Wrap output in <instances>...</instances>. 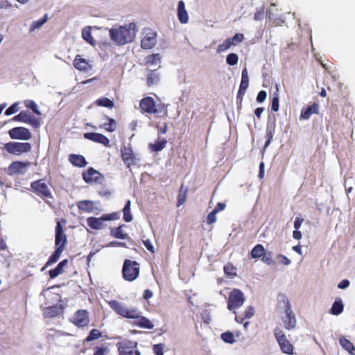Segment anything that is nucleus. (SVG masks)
Wrapping results in <instances>:
<instances>
[{"label": "nucleus", "mask_w": 355, "mask_h": 355, "mask_svg": "<svg viewBox=\"0 0 355 355\" xmlns=\"http://www.w3.org/2000/svg\"><path fill=\"white\" fill-rule=\"evenodd\" d=\"M136 33L137 26L133 22L109 30L111 40L119 46L132 42L135 37Z\"/></svg>", "instance_id": "obj_1"}, {"label": "nucleus", "mask_w": 355, "mask_h": 355, "mask_svg": "<svg viewBox=\"0 0 355 355\" xmlns=\"http://www.w3.org/2000/svg\"><path fill=\"white\" fill-rule=\"evenodd\" d=\"M67 239V236L64 233V229L60 221H57L55 226V250L53 254L49 257L45 266L42 269L44 270L49 266L57 262L60 259L62 252L65 249Z\"/></svg>", "instance_id": "obj_2"}, {"label": "nucleus", "mask_w": 355, "mask_h": 355, "mask_svg": "<svg viewBox=\"0 0 355 355\" xmlns=\"http://www.w3.org/2000/svg\"><path fill=\"white\" fill-rule=\"evenodd\" d=\"M139 107L142 113L154 114L159 117H166L168 114L166 106L156 105L155 100L150 96L143 98L140 101Z\"/></svg>", "instance_id": "obj_3"}, {"label": "nucleus", "mask_w": 355, "mask_h": 355, "mask_svg": "<svg viewBox=\"0 0 355 355\" xmlns=\"http://www.w3.org/2000/svg\"><path fill=\"white\" fill-rule=\"evenodd\" d=\"M140 266L136 261L125 259L122 268V275L125 280L132 282L136 279L139 275Z\"/></svg>", "instance_id": "obj_4"}, {"label": "nucleus", "mask_w": 355, "mask_h": 355, "mask_svg": "<svg viewBox=\"0 0 355 355\" xmlns=\"http://www.w3.org/2000/svg\"><path fill=\"white\" fill-rule=\"evenodd\" d=\"M120 218V212H113L110 214H103L100 218L89 217L87 219L88 226L96 230H101L105 225V221L115 220Z\"/></svg>", "instance_id": "obj_5"}, {"label": "nucleus", "mask_w": 355, "mask_h": 355, "mask_svg": "<svg viewBox=\"0 0 355 355\" xmlns=\"http://www.w3.org/2000/svg\"><path fill=\"white\" fill-rule=\"evenodd\" d=\"M119 355H141L137 349V343L130 340H124L116 343Z\"/></svg>", "instance_id": "obj_6"}, {"label": "nucleus", "mask_w": 355, "mask_h": 355, "mask_svg": "<svg viewBox=\"0 0 355 355\" xmlns=\"http://www.w3.org/2000/svg\"><path fill=\"white\" fill-rule=\"evenodd\" d=\"M245 300V299L243 292L239 289L234 288L229 293L227 309L230 311H234V313H236L235 310L241 307Z\"/></svg>", "instance_id": "obj_7"}, {"label": "nucleus", "mask_w": 355, "mask_h": 355, "mask_svg": "<svg viewBox=\"0 0 355 355\" xmlns=\"http://www.w3.org/2000/svg\"><path fill=\"white\" fill-rule=\"evenodd\" d=\"M275 337L279 345L282 352L284 354L292 355L293 354V346L287 339L284 332L279 327L274 330Z\"/></svg>", "instance_id": "obj_8"}, {"label": "nucleus", "mask_w": 355, "mask_h": 355, "mask_svg": "<svg viewBox=\"0 0 355 355\" xmlns=\"http://www.w3.org/2000/svg\"><path fill=\"white\" fill-rule=\"evenodd\" d=\"M3 149L10 154L19 155L30 152L31 145L29 143L10 141L4 144Z\"/></svg>", "instance_id": "obj_9"}, {"label": "nucleus", "mask_w": 355, "mask_h": 355, "mask_svg": "<svg viewBox=\"0 0 355 355\" xmlns=\"http://www.w3.org/2000/svg\"><path fill=\"white\" fill-rule=\"evenodd\" d=\"M31 191L42 198H53L52 193L43 180H35L31 183Z\"/></svg>", "instance_id": "obj_10"}, {"label": "nucleus", "mask_w": 355, "mask_h": 355, "mask_svg": "<svg viewBox=\"0 0 355 355\" xmlns=\"http://www.w3.org/2000/svg\"><path fill=\"white\" fill-rule=\"evenodd\" d=\"M110 307L118 315L128 319L136 318V309L135 308L128 309L124 306L121 302L116 300H110L108 302Z\"/></svg>", "instance_id": "obj_11"}, {"label": "nucleus", "mask_w": 355, "mask_h": 355, "mask_svg": "<svg viewBox=\"0 0 355 355\" xmlns=\"http://www.w3.org/2000/svg\"><path fill=\"white\" fill-rule=\"evenodd\" d=\"M121 157L127 168H130L137 164V157L132 146L128 144L121 148Z\"/></svg>", "instance_id": "obj_12"}, {"label": "nucleus", "mask_w": 355, "mask_h": 355, "mask_svg": "<svg viewBox=\"0 0 355 355\" xmlns=\"http://www.w3.org/2000/svg\"><path fill=\"white\" fill-rule=\"evenodd\" d=\"M70 322L78 328L87 327L89 323V312L85 309H79L76 311Z\"/></svg>", "instance_id": "obj_13"}, {"label": "nucleus", "mask_w": 355, "mask_h": 355, "mask_svg": "<svg viewBox=\"0 0 355 355\" xmlns=\"http://www.w3.org/2000/svg\"><path fill=\"white\" fill-rule=\"evenodd\" d=\"M285 303V317L282 318V322L286 329L291 330L296 327L295 315L291 310L288 300L284 301Z\"/></svg>", "instance_id": "obj_14"}, {"label": "nucleus", "mask_w": 355, "mask_h": 355, "mask_svg": "<svg viewBox=\"0 0 355 355\" xmlns=\"http://www.w3.org/2000/svg\"><path fill=\"white\" fill-rule=\"evenodd\" d=\"M83 179L87 184L101 183L103 179V175L92 167H89L82 174Z\"/></svg>", "instance_id": "obj_15"}, {"label": "nucleus", "mask_w": 355, "mask_h": 355, "mask_svg": "<svg viewBox=\"0 0 355 355\" xmlns=\"http://www.w3.org/2000/svg\"><path fill=\"white\" fill-rule=\"evenodd\" d=\"M10 137L12 139L28 140L32 135L30 130L24 127H15L8 131Z\"/></svg>", "instance_id": "obj_16"}, {"label": "nucleus", "mask_w": 355, "mask_h": 355, "mask_svg": "<svg viewBox=\"0 0 355 355\" xmlns=\"http://www.w3.org/2000/svg\"><path fill=\"white\" fill-rule=\"evenodd\" d=\"M135 315H137L136 318H131L135 320L132 322L134 326L147 329H153L154 328L153 322L146 317L141 315V312L138 309H136Z\"/></svg>", "instance_id": "obj_17"}, {"label": "nucleus", "mask_w": 355, "mask_h": 355, "mask_svg": "<svg viewBox=\"0 0 355 355\" xmlns=\"http://www.w3.org/2000/svg\"><path fill=\"white\" fill-rule=\"evenodd\" d=\"M84 137L93 142L101 144L105 147H110V139L105 135L97 132H86Z\"/></svg>", "instance_id": "obj_18"}, {"label": "nucleus", "mask_w": 355, "mask_h": 355, "mask_svg": "<svg viewBox=\"0 0 355 355\" xmlns=\"http://www.w3.org/2000/svg\"><path fill=\"white\" fill-rule=\"evenodd\" d=\"M157 42V33L153 31L147 33L141 41V46L144 49L153 48Z\"/></svg>", "instance_id": "obj_19"}, {"label": "nucleus", "mask_w": 355, "mask_h": 355, "mask_svg": "<svg viewBox=\"0 0 355 355\" xmlns=\"http://www.w3.org/2000/svg\"><path fill=\"white\" fill-rule=\"evenodd\" d=\"M29 166L30 162H28L15 161L10 164L8 170L10 174L24 173Z\"/></svg>", "instance_id": "obj_20"}, {"label": "nucleus", "mask_w": 355, "mask_h": 355, "mask_svg": "<svg viewBox=\"0 0 355 355\" xmlns=\"http://www.w3.org/2000/svg\"><path fill=\"white\" fill-rule=\"evenodd\" d=\"M73 66L76 69L82 71H87L91 68V65L89 62L79 55L76 56L73 61Z\"/></svg>", "instance_id": "obj_21"}, {"label": "nucleus", "mask_w": 355, "mask_h": 355, "mask_svg": "<svg viewBox=\"0 0 355 355\" xmlns=\"http://www.w3.org/2000/svg\"><path fill=\"white\" fill-rule=\"evenodd\" d=\"M69 161L73 166L80 168L85 167L87 164L85 158L83 155L76 154L69 155Z\"/></svg>", "instance_id": "obj_22"}, {"label": "nucleus", "mask_w": 355, "mask_h": 355, "mask_svg": "<svg viewBox=\"0 0 355 355\" xmlns=\"http://www.w3.org/2000/svg\"><path fill=\"white\" fill-rule=\"evenodd\" d=\"M68 264V259H65L60 261L57 266L49 272L50 279H55L64 272V268Z\"/></svg>", "instance_id": "obj_23"}, {"label": "nucleus", "mask_w": 355, "mask_h": 355, "mask_svg": "<svg viewBox=\"0 0 355 355\" xmlns=\"http://www.w3.org/2000/svg\"><path fill=\"white\" fill-rule=\"evenodd\" d=\"M318 104L314 103L313 105L308 106L306 108L302 109L300 114V118L308 119L313 114H318Z\"/></svg>", "instance_id": "obj_24"}, {"label": "nucleus", "mask_w": 355, "mask_h": 355, "mask_svg": "<svg viewBox=\"0 0 355 355\" xmlns=\"http://www.w3.org/2000/svg\"><path fill=\"white\" fill-rule=\"evenodd\" d=\"M178 17L179 21L182 24H186L188 22L189 16L185 9V5L183 1H180L178 5Z\"/></svg>", "instance_id": "obj_25"}, {"label": "nucleus", "mask_w": 355, "mask_h": 355, "mask_svg": "<svg viewBox=\"0 0 355 355\" xmlns=\"http://www.w3.org/2000/svg\"><path fill=\"white\" fill-rule=\"evenodd\" d=\"M77 207L80 211L91 213L94 209V203L92 200H81L78 202Z\"/></svg>", "instance_id": "obj_26"}, {"label": "nucleus", "mask_w": 355, "mask_h": 355, "mask_svg": "<svg viewBox=\"0 0 355 355\" xmlns=\"http://www.w3.org/2000/svg\"><path fill=\"white\" fill-rule=\"evenodd\" d=\"M123 225H119L116 227L111 228L110 230V236L112 237L119 239H128V234L127 233L123 232L122 228Z\"/></svg>", "instance_id": "obj_27"}, {"label": "nucleus", "mask_w": 355, "mask_h": 355, "mask_svg": "<svg viewBox=\"0 0 355 355\" xmlns=\"http://www.w3.org/2000/svg\"><path fill=\"white\" fill-rule=\"evenodd\" d=\"M339 343L350 354L355 355V347L349 340L347 339L345 336H341L339 338Z\"/></svg>", "instance_id": "obj_28"}, {"label": "nucleus", "mask_w": 355, "mask_h": 355, "mask_svg": "<svg viewBox=\"0 0 355 355\" xmlns=\"http://www.w3.org/2000/svg\"><path fill=\"white\" fill-rule=\"evenodd\" d=\"M188 189L187 187L184 184H182L179 192L177 196L178 198V202H177V207H180L182 205L186 200H187V195Z\"/></svg>", "instance_id": "obj_29"}, {"label": "nucleus", "mask_w": 355, "mask_h": 355, "mask_svg": "<svg viewBox=\"0 0 355 355\" xmlns=\"http://www.w3.org/2000/svg\"><path fill=\"white\" fill-rule=\"evenodd\" d=\"M343 309L344 306L342 300L340 298H338L334 302L331 308L330 313L332 315H338L343 311Z\"/></svg>", "instance_id": "obj_30"}, {"label": "nucleus", "mask_w": 355, "mask_h": 355, "mask_svg": "<svg viewBox=\"0 0 355 355\" xmlns=\"http://www.w3.org/2000/svg\"><path fill=\"white\" fill-rule=\"evenodd\" d=\"M167 144L166 139L157 140L154 144H149L148 147L152 152H159L163 150Z\"/></svg>", "instance_id": "obj_31"}, {"label": "nucleus", "mask_w": 355, "mask_h": 355, "mask_svg": "<svg viewBox=\"0 0 355 355\" xmlns=\"http://www.w3.org/2000/svg\"><path fill=\"white\" fill-rule=\"evenodd\" d=\"M265 249L261 244H257L250 251V257L252 259H261Z\"/></svg>", "instance_id": "obj_32"}, {"label": "nucleus", "mask_w": 355, "mask_h": 355, "mask_svg": "<svg viewBox=\"0 0 355 355\" xmlns=\"http://www.w3.org/2000/svg\"><path fill=\"white\" fill-rule=\"evenodd\" d=\"M94 103L97 106L104 107L109 109H112L114 107V101L107 97H102L98 98L95 101Z\"/></svg>", "instance_id": "obj_33"}, {"label": "nucleus", "mask_w": 355, "mask_h": 355, "mask_svg": "<svg viewBox=\"0 0 355 355\" xmlns=\"http://www.w3.org/2000/svg\"><path fill=\"white\" fill-rule=\"evenodd\" d=\"M131 202L130 200L126 201L125 207L123 209V220L127 222H131L133 220L132 215L130 211Z\"/></svg>", "instance_id": "obj_34"}, {"label": "nucleus", "mask_w": 355, "mask_h": 355, "mask_svg": "<svg viewBox=\"0 0 355 355\" xmlns=\"http://www.w3.org/2000/svg\"><path fill=\"white\" fill-rule=\"evenodd\" d=\"M82 36L83 38L89 44H90L92 46H94L96 44V41L94 40L90 28H85L82 31Z\"/></svg>", "instance_id": "obj_35"}, {"label": "nucleus", "mask_w": 355, "mask_h": 355, "mask_svg": "<svg viewBox=\"0 0 355 355\" xmlns=\"http://www.w3.org/2000/svg\"><path fill=\"white\" fill-rule=\"evenodd\" d=\"M249 85V77L248 73V70L246 68H244L241 73V81L240 84L239 88L241 89L246 90Z\"/></svg>", "instance_id": "obj_36"}, {"label": "nucleus", "mask_w": 355, "mask_h": 355, "mask_svg": "<svg viewBox=\"0 0 355 355\" xmlns=\"http://www.w3.org/2000/svg\"><path fill=\"white\" fill-rule=\"evenodd\" d=\"M159 75L155 71H151L147 76L146 84L148 87L153 86L159 81Z\"/></svg>", "instance_id": "obj_37"}, {"label": "nucleus", "mask_w": 355, "mask_h": 355, "mask_svg": "<svg viewBox=\"0 0 355 355\" xmlns=\"http://www.w3.org/2000/svg\"><path fill=\"white\" fill-rule=\"evenodd\" d=\"M107 120L108 121L107 123H104L101 125V128H104L105 130L108 132H114L116 128V122L114 119L106 116Z\"/></svg>", "instance_id": "obj_38"}, {"label": "nucleus", "mask_w": 355, "mask_h": 355, "mask_svg": "<svg viewBox=\"0 0 355 355\" xmlns=\"http://www.w3.org/2000/svg\"><path fill=\"white\" fill-rule=\"evenodd\" d=\"M102 336V333L96 329H93L90 331L89 335L85 339V341L87 343L97 340Z\"/></svg>", "instance_id": "obj_39"}, {"label": "nucleus", "mask_w": 355, "mask_h": 355, "mask_svg": "<svg viewBox=\"0 0 355 355\" xmlns=\"http://www.w3.org/2000/svg\"><path fill=\"white\" fill-rule=\"evenodd\" d=\"M224 272L226 275L231 277L236 276V268L232 263H227L223 268Z\"/></svg>", "instance_id": "obj_40"}, {"label": "nucleus", "mask_w": 355, "mask_h": 355, "mask_svg": "<svg viewBox=\"0 0 355 355\" xmlns=\"http://www.w3.org/2000/svg\"><path fill=\"white\" fill-rule=\"evenodd\" d=\"M160 62V56L159 53H153L146 58V64L148 65L157 64Z\"/></svg>", "instance_id": "obj_41"}, {"label": "nucleus", "mask_w": 355, "mask_h": 355, "mask_svg": "<svg viewBox=\"0 0 355 355\" xmlns=\"http://www.w3.org/2000/svg\"><path fill=\"white\" fill-rule=\"evenodd\" d=\"M220 337L223 342L228 344H233L236 341L234 336L231 331H225L223 333Z\"/></svg>", "instance_id": "obj_42"}, {"label": "nucleus", "mask_w": 355, "mask_h": 355, "mask_svg": "<svg viewBox=\"0 0 355 355\" xmlns=\"http://www.w3.org/2000/svg\"><path fill=\"white\" fill-rule=\"evenodd\" d=\"M46 21H47V15L46 14L40 19L34 21L32 23V24L30 27V31H34L35 30L40 28Z\"/></svg>", "instance_id": "obj_43"}, {"label": "nucleus", "mask_w": 355, "mask_h": 355, "mask_svg": "<svg viewBox=\"0 0 355 355\" xmlns=\"http://www.w3.org/2000/svg\"><path fill=\"white\" fill-rule=\"evenodd\" d=\"M279 94H278V89H277V92L274 93L272 101H271V110L273 112H277L279 110Z\"/></svg>", "instance_id": "obj_44"}, {"label": "nucleus", "mask_w": 355, "mask_h": 355, "mask_svg": "<svg viewBox=\"0 0 355 355\" xmlns=\"http://www.w3.org/2000/svg\"><path fill=\"white\" fill-rule=\"evenodd\" d=\"M227 39L230 40V43H233L232 46H236L244 40V35L243 33H236L232 37Z\"/></svg>", "instance_id": "obj_45"}, {"label": "nucleus", "mask_w": 355, "mask_h": 355, "mask_svg": "<svg viewBox=\"0 0 355 355\" xmlns=\"http://www.w3.org/2000/svg\"><path fill=\"white\" fill-rule=\"evenodd\" d=\"M233 43H230V40L226 39L223 43L219 44L217 47V52L222 53L229 49Z\"/></svg>", "instance_id": "obj_46"}, {"label": "nucleus", "mask_w": 355, "mask_h": 355, "mask_svg": "<svg viewBox=\"0 0 355 355\" xmlns=\"http://www.w3.org/2000/svg\"><path fill=\"white\" fill-rule=\"evenodd\" d=\"M261 260L267 265L272 264L274 262L272 260V252L265 250Z\"/></svg>", "instance_id": "obj_47"}, {"label": "nucleus", "mask_w": 355, "mask_h": 355, "mask_svg": "<svg viewBox=\"0 0 355 355\" xmlns=\"http://www.w3.org/2000/svg\"><path fill=\"white\" fill-rule=\"evenodd\" d=\"M226 62L229 65H236L239 62V56L234 53H230L226 58Z\"/></svg>", "instance_id": "obj_48"}, {"label": "nucleus", "mask_w": 355, "mask_h": 355, "mask_svg": "<svg viewBox=\"0 0 355 355\" xmlns=\"http://www.w3.org/2000/svg\"><path fill=\"white\" fill-rule=\"evenodd\" d=\"M28 116H29V114L27 112L22 111L20 113H19L17 115L13 117V120L17 121L24 122V123H26L28 121Z\"/></svg>", "instance_id": "obj_49"}, {"label": "nucleus", "mask_w": 355, "mask_h": 355, "mask_svg": "<svg viewBox=\"0 0 355 355\" xmlns=\"http://www.w3.org/2000/svg\"><path fill=\"white\" fill-rule=\"evenodd\" d=\"M164 344L158 343L153 345V352L155 355H164Z\"/></svg>", "instance_id": "obj_50"}, {"label": "nucleus", "mask_w": 355, "mask_h": 355, "mask_svg": "<svg viewBox=\"0 0 355 355\" xmlns=\"http://www.w3.org/2000/svg\"><path fill=\"white\" fill-rule=\"evenodd\" d=\"M24 103H25L26 107L31 109L34 113H35L36 114H38V115L40 114V112L37 109V105L33 101L27 100V101H25Z\"/></svg>", "instance_id": "obj_51"}, {"label": "nucleus", "mask_w": 355, "mask_h": 355, "mask_svg": "<svg viewBox=\"0 0 355 355\" xmlns=\"http://www.w3.org/2000/svg\"><path fill=\"white\" fill-rule=\"evenodd\" d=\"M110 352L107 347H95L93 355H107Z\"/></svg>", "instance_id": "obj_52"}, {"label": "nucleus", "mask_w": 355, "mask_h": 355, "mask_svg": "<svg viewBox=\"0 0 355 355\" xmlns=\"http://www.w3.org/2000/svg\"><path fill=\"white\" fill-rule=\"evenodd\" d=\"M18 111V103H15L10 105L5 112V114L8 116L15 114Z\"/></svg>", "instance_id": "obj_53"}, {"label": "nucleus", "mask_w": 355, "mask_h": 355, "mask_svg": "<svg viewBox=\"0 0 355 355\" xmlns=\"http://www.w3.org/2000/svg\"><path fill=\"white\" fill-rule=\"evenodd\" d=\"M216 212L212 210L207 216V222L208 224H213L216 221Z\"/></svg>", "instance_id": "obj_54"}, {"label": "nucleus", "mask_w": 355, "mask_h": 355, "mask_svg": "<svg viewBox=\"0 0 355 355\" xmlns=\"http://www.w3.org/2000/svg\"><path fill=\"white\" fill-rule=\"evenodd\" d=\"M26 123L31 125L34 128H38L40 125L39 120L31 116V115H29Z\"/></svg>", "instance_id": "obj_55"}, {"label": "nucleus", "mask_w": 355, "mask_h": 355, "mask_svg": "<svg viewBox=\"0 0 355 355\" xmlns=\"http://www.w3.org/2000/svg\"><path fill=\"white\" fill-rule=\"evenodd\" d=\"M156 128L157 129L159 134H166L168 130V124L167 123L158 124L156 125Z\"/></svg>", "instance_id": "obj_56"}, {"label": "nucleus", "mask_w": 355, "mask_h": 355, "mask_svg": "<svg viewBox=\"0 0 355 355\" xmlns=\"http://www.w3.org/2000/svg\"><path fill=\"white\" fill-rule=\"evenodd\" d=\"M267 97V93L264 90L260 91L257 96V101L258 103H263Z\"/></svg>", "instance_id": "obj_57"}, {"label": "nucleus", "mask_w": 355, "mask_h": 355, "mask_svg": "<svg viewBox=\"0 0 355 355\" xmlns=\"http://www.w3.org/2000/svg\"><path fill=\"white\" fill-rule=\"evenodd\" d=\"M254 313V310L253 307L248 306L245 311L244 318L245 319L250 318L253 316Z\"/></svg>", "instance_id": "obj_58"}, {"label": "nucleus", "mask_w": 355, "mask_h": 355, "mask_svg": "<svg viewBox=\"0 0 355 355\" xmlns=\"http://www.w3.org/2000/svg\"><path fill=\"white\" fill-rule=\"evenodd\" d=\"M246 90L239 89L237 96H236V104H241L243 101V96L245 93Z\"/></svg>", "instance_id": "obj_59"}, {"label": "nucleus", "mask_w": 355, "mask_h": 355, "mask_svg": "<svg viewBox=\"0 0 355 355\" xmlns=\"http://www.w3.org/2000/svg\"><path fill=\"white\" fill-rule=\"evenodd\" d=\"M143 244L148 250H149L152 253L154 252V247L149 239L144 240Z\"/></svg>", "instance_id": "obj_60"}, {"label": "nucleus", "mask_w": 355, "mask_h": 355, "mask_svg": "<svg viewBox=\"0 0 355 355\" xmlns=\"http://www.w3.org/2000/svg\"><path fill=\"white\" fill-rule=\"evenodd\" d=\"M264 15V10L262 8L261 10H257L254 15V19L255 21L261 20Z\"/></svg>", "instance_id": "obj_61"}, {"label": "nucleus", "mask_w": 355, "mask_h": 355, "mask_svg": "<svg viewBox=\"0 0 355 355\" xmlns=\"http://www.w3.org/2000/svg\"><path fill=\"white\" fill-rule=\"evenodd\" d=\"M266 137H267V140L265 142L264 148H266L270 144L271 140L272 139L273 134H272V131L267 130Z\"/></svg>", "instance_id": "obj_62"}, {"label": "nucleus", "mask_w": 355, "mask_h": 355, "mask_svg": "<svg viewBox=\"0 0 355 355\" xmlns=\"http://www.w3.org/2000/svg\"><path fill=\"white\" fill-rule=\"evenodd\" d=\"M278 258L281 259V263L285 266H288L291 263V260L283 254H279Z\"/></svg>", "instance_id": "obj_63"}, {"label": "nucleus", "mask_w": 355, "mask_h": 355, "mask_svg": "<svg viewBox=\"0 0 355 355\" xmlns=\"http://www.w3.org/2000/svg\"><path fill=\"white\" fill-rule=\"evenodd\" d=\"M349 281L348 279L342 280L338 285V287L340 289H345L349 286Z\"/></svg>", "instance_id": "obj_64"}]
</instances>
